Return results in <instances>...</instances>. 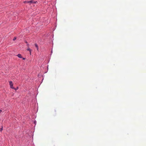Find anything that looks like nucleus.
Segmentation results:
<instances>
[{"mask_svg":"<svg viewBox=\"0 0 146 146\" xmlns=\"http://www.w3.org/2000/svg\"><path fill=\"white\" fill-rule=\"evenodd\" d=\"M37 1H34L33 0H31L29 1H24L25 3H28L30 5L32 3H37Z\"/></svg>","mask_w":146,"mask_h":146,"instance_id":"nucleus-1","label":"nucleus"},{"mask_svg":"<svg viewBox=\"0 0 146 146\" xmlns=\"http://www.w3.org/2000/svg\"><path fill=\"white\" fill-rule=\"evenodd\" d=\"M9 83L11 88L14 90H16L15 88L13 86V84L12 81H10Z\"/></svg>","mask_w":146,"mask_h":146,"instance_id":"nucleus-2","label":"nucleus"},{"mask_svg":"<svg viewBox=\"0 0 146 146\" xmlns=\"http://www.w3.org/2000/svg\"><path fill=\"white\" fill-rule=\"evenodd\" d=\"M35 47L36 48L37 50L38 51V46L37 44H35Z\"/></svg>","mask_w":146,"mask_h":146,"instance_id":"nucleus-3","label":"nucleus"},{"mask_svg":"<svg viewBox=\"0 0 146 146\" xmlns=\"http://www.w3.org/2000/svg\"><path fill=\"white\" fill-rule=\"evenodd\" d=\"M17 56L19 58H22V56H21V55L20 54H18L17 55Z\"/></svg>","mask_w":146,"mask_h":146,"instance_id":"nucleus-4","label":"nucleus"},{"mask_svg":"<svg viewBox=\"0 0 146 146\" xmlns=\"http://www.w3.org/2000/svg\"><path fill=\"white\" fill-rule=\"evenodd\" d=\"M27 50L29 51H30V54H31V50L30 49V48H28L27 49Z\"/></svg>","mask_w":146,"mask_h":146,"instance_id":"nucleus-5","label":"nucleus"},{"mask_svg":"<svg viewBox=\"0 0 146 146\" xmlns=\"http://www.w3.org/2000/svg\"><path fill=\"white\" fill-rule=\"evenodd\" d=\"M3 127H2V128H0V131H1L3 130Z\"/></svg>","mask_w":146,"mask_h":146,"instance_id":"nucleus-6","label":"nucleus"},{"mask_svg":"<svg viewBox=\"0 0 146 146\" xmlns=\"http://www.w3.org/2000/svg\"><path fill=\"white\" fill-rule=\"evenodd\" d=\"M16 39V37H14L13 38V40L14 41V40H15Z\"/></svg>","mask_w":146,"mask_h":146,"instance_id":"nucleus-7","label":"nucleus"},{"mask_svg":"<svg viewBox=\"0 0 146 146\" xmlns=\"http://www.w3.org/2000/svg\"><path fill=\"white\" fill-rule=\"evenodd\" d=\"M34 123L36 125V121L35 120V121H34Z\"/></svg>","mask_w":146,"mask_h":146,"instance_id":"nucleus-8","label":"nucleus"},{"mask_svg":"<svg viewBox=\"0 0 146 146\" xmlns=\"http://www.w3.org/2000/svg\"><path fill=\"white\" fill-rule=\"evenodd\" d=\"M18 87H17V88H15L16 90H18Z\"/></svg>","mask_w":146,"mask_h":146,"instance_id":"nucleus-9","label":"nucleus"},{"mask_svg":"<svg viewBox=\"0 0 146 146\" xmlns=\"http://www.w3.org/2000/svg\"><path fill=\"white\" fill-rule=\"evenodd\" d=\"M1 111H2V110H0V113H1Z\"/></svg>","mask_w":146,"mask_h":146,"instance_id":"nucleus-10","label":"nucleus"},{"mask_svg":"<svg viewBox=\"0 0 146 146\" xmlns=\"http://www.w3.org/2000/svg\"><path fill=\"white\" fill-rule=\"evenodd\" d=\"M25 58H23V60H25Z\"/></svg>","mask_w":146,"mask_h":146,"instance_id":"nucleus-11","label":"nucleus"},{"mask_svg":"<svg viewBox=\"0 0 146 146\" xmlns=\"http://www.w3.org/2000/svg\"><path fill=\"white\" fill-rule=\"evenodd\" d=\"M51 53H52V51H51Z\"/></svg>","mask_w":146,"mask_h":146,"instance_id":"nucleus-12","label":"nucleus"}]
</instances>
